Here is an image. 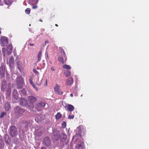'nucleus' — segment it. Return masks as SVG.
Listing matches in <instances>:
<instances>
[{"mask_svg":"<svg viewBox=\"0 0 149 149\" xmlns=\"http://www.w3.org/2000/svg\"><path fill=\"white\" fill-rule=\"evenodd\" d=\"M74 118V115H69L68 116V118L69 119H73Z\"/></svg>","mask_w":149,"mask_h":149,"instance_id":"nucleus-37","label":"nucleus"},{"mask_svg":"<svg viewBox=\"0 0 149 149\" xmlns=\"http://www.w3.org/2000/svg\"><path fill=\"white\" fill-rule=\"evenodd\" d=\"M39 21H40V22H42V21L41 20V19H39Z\"/></svg>","mask_w":149,"mask_h":149,"instance_id":"nucleus-47","label":"nucleus"},{"mask_svg":"<svg viewBox=\"0 0 149 149\" xmlns=\"http://www.w3.org/2000/svg\"><path fill=\"white\" fill-rule=\"evenodd\" d=\"M31 10L30 8H27V9L25 10V13L26 14H29L30 13Z\"/></svg>","mask_w":149,"mask_h":149,"instance_id":"nucleus-33","label":"nucleus"},{"mask_svg":"<svg viewBox=\"0 0 149 149\" xmlns=\"http://www.w3.org/2000/svg\"><path fill=\"white\" fill-rule=\"evenodd\" d=\"M33 72L36 74H38V72L35 69H34L33 70Z\"/></svg>","mask_w":149,"mask_h":149,"instance_id":"nucleus-38","label":"nucleus"},{"mask_svg":"<svg viewBox=\"0 0 149 149\" xmlns=\"http://www.w3.org/2000/svg\"><path fill=\"white\" fill-rule=\"evenodd\" d=\"M66 125V123L65 122H63L62 124V126L63 128H65Z\"/></svg>","mask_w":149,"mask_h":149,"instance_id":"nucleus-36","label":"nucleus"},{"mask_svg":"<svg viewBox=\"0 0 149 149\" xmlns=\"http://www.w3.org/2000/svg\"><path fill=\"white\" fill-rule=\"evenodd\" d=\"M46 104L45 102H40L35 104V109L38 111H41L42 108L45 107Z\"/></svg>","mask_w":149,"mask_h":149,"instance_id":"nucleus-6","label":"nucleus"},{"mask_svg":"<svg viewBox=\"0 0 149 149\" xmlns=\"http://www.w3.org/2000/svg\"><path fill=\"white\" fill-rule=\"evenodd\" d=\"M60 49H61L60 53L61 55V56L58 57V60L60 63L62 64H63L65 63V61H66L67 58L64 50L62 48L60 47Z\"/></svg>","mask_w":149,"mask_h":149,"instance_id":"nucleus-1","label":"nucleus"},{"mask_svg":"<svg viewBox=\"0 0 149 149\" xmlns=\"http://www.w3.org/2000/svg\"><path fill=\"white\" fill-rule=\"evenodd\" d=\"M9 66L10 67L12 66L14 64V57L13 56H11L9 59Z\"/></svg>","mask_w":149,"mask_h":149,"instance_id":"nucleus-20","label":"nucleus"},{"mask_svg":"<svg viewBox=\"0 0 149 149\" xmlns=\"http://www.w3.org/2000/svg\"><path fill=\"white\" fill-rule=\"evenodd\" d=\"M6 78L7 79L9 80L10 78V75L7 71H6Z\"/></svg>","mask_w":149,"mask_h":149,"instance_id":"nucleus-34","label":"nucleus"},{"mask_svg":"<svg viewBox=\"0 0 149 149\" xmlns=\"http://www.w3.org/2000/svg\"><path fill=\"white\" fill-rule=\"evenodd\" d=\"M63 68H66L68 69V70H70L71 69V67L69 65L65 64L63 66Z\"/></svg>","mask_w":149,"mask_h":149,"instance_id":"nucleus-30","label":"nucleus"},{"mask_svg":"<svg viewBox=\"0 0 149 149\" xmlns=\"http://www.w3.org/2000/svg\"><path fill=\"white\" fill-rule=\"evenodd\" d=\"M65 74L66 77H68L71 75V73L70 71L67 70L65 72V74Z\"/></svg>","mask_w":149,"mask_h":149,"instance_id":"nucleus-31","label":"nucleus"},{"mask_svg":"<svg viewBox=\"0 0 149 149\" xmlns=\"http://www.w3.org/2000/svg\"><path fill=\"white\" fill-rule=\"evenodd\" d=\"M0 5H2V3L1 2V0H0Z\"/></svg>","mask_w":149,"mask_h":149,"instance_id":"nucleus-45","label":"nucleus"},{"mask_svg":"<svg viewBox=\"0 0 149 149\" xmlns=\"http://www.w3.org/2000/svg\"><path fill=\"white\" fill-rule=\"evenodd\" d=\"M37 100V99L36 97L32 96H29L28 97V101L30 104L28 105V108L29 109L33 108L34 107V104Z\"/></svg>","mask_w":149,"mask_h":149,"instance_id":"nucleus-3","label":"nucleus"},{"mask_svg":"<svg viewBox=\"0 0 149 149\" xmlns=\"http://www.w3.org/2000/svg\"><path fill=\"white\" fill-rule=\"evenodd\" d=\"M29 81L32 86L35 89L36 91H38V88H37V86L35 85V84H34V82H33L32 81V78L31 77H30L29 78Z\"/></svg>","mask_w":149,"mask_h":149,"instance_id":"nucleus-19","label":"nucleus"},{"mask_svg":"<svg viewBox=\"0 0 149 149\" xmlns=\"http://www.w3.org/2000/svg\"><path fill=\"white\" fill-rule=\"evenodd\" d=\"M11 88L10 86H8L7 89V91L6 92V95L8 96H9L10 95L11 92Z\"/></svg>","mask_w":149,"mask_h":149,"instance_id":"nucleus-23","label":"nucleus"},{"mask_svg":"<svg viewBox=\"0 0 149 149\" xmlns=\"http://www.w3.org/2000/svg\"><path fill=\"white\" fill-rule=\"evenodd\" d=\"M8 43V39L5 36L1 37L0 39V43L2 46H6Z\"/></svg>","mask_w":149,"mask_h":149,"instance_id":"nucleus-7","label":"nucleus"},{"mask_svg":"<svg viewBox=\"0 0 149 149\" xmlns=\"http://www.w3.org/2000/svg\"><path fill=\"white\" fill-rule=\"evenodd\" d=\"M12 45H9L7 47L6 52L9 55L12 53Z\"/></svg>","mask_w":149,"mask_h":149,"instance_id":"nucleus-17","label":"nucleus"},{"mask_svg":"<svg viewBox=\"0 0 149 149\" xmlns=\"http://www.w3.org/2000/svg\"><path fill=\"white\" fill-rule=\"evenodd\" d=\"M54 89L55 92L58 95H62L63 93V92L62 91L60 86L58 85V84L56 85Z\"/></svg>","mask_w":149,"mask_h":149,"instance_id":"nucleus-10","label":"nucleus"},{"mask_svg":"<svg viewBox=\"0 0 149 149\" xmlns=\"http://www.w3.org/2000/svg\"><path fill=\"white\" fill-rule=\"evenodd\" d=\"M42 80H40L38 79L36 81V83L37 85L40 86L42 84Z\"/></svg>","mask_w":149,"mask_h":149,"instance_id":"nucleus-27","label":"nucleus"},{"mask_svg":"<svg viewBox=\"0 0 149 149\" xmlns=\"http://www.w3.org/2000/svg\"><path fill=\"white\" fill-rule=\"evenodd\" d=\"M16 63L17 65V68L19 70L21 71V68L22 67V63L20 61L18 60L16 61Z\"/></svg>","mask_w":149,"mask_h":149,"instance_id":"nucleus-18","label":"nucleus"},{"mask_svg":"<svg viewBox=\"0 0 149 149\" xmlns=\"http://www.w3.org/2000/svg\"><path fill=\"white\" fill-rule=\"evenodd\" d=\"M10 134L12 137H14L17 135V128L15 125H12L9 128Z\"/></svg>","mask_w":149,"mask_h":149,"instance_id":"nucleus-4","label":"nucleus"},{"mask_svg":"<svg viewBox=\"0 0 149 149\" xmlns=\"http://www.w3.org/2000/svg\"><path fill=\"white\" fill-rule=\"evenodd\" d=\"M15 113L19 116H22L25 111V110L19 106H17L14 108Z\"/></svg>","mask_w":149,"mask_h":149,"instance_id":"nucleus-5","label":"nucleus"},{"mask_svg":"<svg viewBox=\"0 0 149 149\" xmlns=\"http://www.w3.org/2000/svg\"><path fill=\"white\" fill-rule=\"evenodd\" d=\"M7 86V83L6 81L4 80L2 81V85L1 88L2 91L3 92L6 91Z\"/></svg>","mask_w":149,"mask_h":149,"instance_id":"nucleus-14","label":"nucleus"},{"mask_svg":"<svg viewBox=\"0 0 149 149\" xmlns=\"http://www.w3.org/2000/svg\"><path fill=\"white\" fill-rule=\"evenodd\" d=\"M5 67L4 65H1L0 67V74L2 78L5 76Z\"/></svg>","mask_w":149,"mask_h":149,"instance_id":"nucleus-11","label":"nucleus"},{"mask_svg":"<svg viewBox=\"0 0 149 149\" xmlns=\"http://www.w3.org/2000/svg\"><path fill=\"white\" fill-rule=\"evenodd\" d=\"M1 31H0V34H1Z\"/></svg>","mask_w":149,"mask_h":149,"instance_id":"nucleus-49","label":"nucleus"},{"mask_svg":"<svg viewBox=\"0 0 149 149\" xmlns=\"http://www.w3.org/2000/svg\"><path fill=\"white\" fill-rule=\"evenodd\" d=\"M49 41H47V40L45 42V45H46V44L47 43H49Z\"/></svg>","mask_w":149,"mask_h":149,"instance_id":"nucleus-42","label":"nucleus"},{"mask_svg":"<svg viewBox=\"0 0 149 149\" xmlns=\"http://www.w3.org/2000/svg\"><path fill=\"white\" fill-rule=\"evenodd\" d=\"M29 45L31 46H34V44L33 43H29Z\"/></svg>","mask_w":149,"mask_h":149,"instance_id":"nucleus-41","label":"nucleus"},{"mask_svg":"<svg viewBox=\"0 0 149 149\" xmlns=\"http://www.w3.org/2000/svg\"><path fill=\"white\" fill-rule=\"evenodd\" d=\"M5 4L10 5L12 3V0H4Z\"/></svg>","mask_w":149,"mask_h":149,"instance_id":"nucleus-28","label":"nucleus"},{"mask_svg":"<svg viewBox=\"0 0 149 149\" xmlns=\"http://www.w3.org/2000/svg\"><path fill=\"white\" fill-rule=\"evenodd\" d=\"M13 97L15 100H17L19 99V94L17 93V90L15 89L13 92Z\"/></svg>","mask_w":149,"mask_h":149,"instance_id":"nucleus-13","label":"nucleus"},{"mask_svg":"<svg viewBox=\"0 0 149 149\" xmlns=\"http://www.w3.org/2000/svg\"><path fill=\"white\" fill-rule=\"evenodd\" d=\"M67 109L68 110L72 111L74 110V107L72 105L68 104L67 105Z\"/></svg>","mask_w":149,"mask_h":149,"instance_id":"nucleus-21","label":"nucleus"},{"mask_svg":"<svg viewBox=\"0 0 149 149\" xmlns=\"http://www.w3.org/2000/svg\"><path fill=\"white\" fill-rule=\"evenodd\" d=\"M73 79L72 77H70L67 79L66 84L68 86H71L73 83Z\"/></svg>","mask_w":149,"mask_h":149,"instance_id":"nucleus-15","label":"nucleus"},{"mask_svg":"<svg viewBox=\"0 0 149 149\" xmlns=\"http://www.w3.org/2000/svg\"><path fill=\"white\" fill-rule=\"evenodd\" d=\"M51 70L52 71H55V69L54 67H52L51 68Z\"/></svg>","mask_w":149,"mask_h":149,"instance_id":"nucleus-39","label":"nucleus"},{"mask_svg":"<svg viewBox=\"0 0 149 149\" xmlns=\"http://www.w3.org/2000/svg\"><path fill=\"white\" fill-rule=\"evenodd\" d=\"M76 148L77 149H83V147L81 144H77L76 146Z\"/></svg>","mask_w":149,"mask_h":149,"instance_id":"nucleus-32","label":"nucleus"},{"mask_svg":"<svg viewBox=\"0 0 149 149\" xmlns=\"http://www.w3.org/2000/svg\"><path fill=\"white\" fill-rule=\"evenodd\" d=\"M42 57V51H40L38 54V60L37 61V63L40 61L41 58Z\"/></svg>","mask_w":149,"mask_h":149,"instance_id":"nucleus-25","label":"nucleus"},{"mask_svg":"<svg viewBox=\"0 0 149 149\" xmlns=\"http://www.w3.org/2000/svg\"><path fill=\"white\" fill-rule=\"evenodd\" d=\"M55 26H58V24H55Z\"/></svg>","mask_w":149,"mask_h":149,"instance_id":"nucleus-48","label":"nucleus"},{"mask_svg":"<svg viewBox=\"0 0 149 149\" xmlns=\"http://www.w3.org/2000/svg\"><path fill=\"white\" fill-rule=\"evenodd\" d=\"M41 149H47L45 147H41Z\"/></svg>","mask_w":149,"mask_h":149,"instance_id":"nucleus-43","label":"nucleus"},{"mask_svg":"<svg viewBox=\"0 0 149 149\" xmlns=\"http://www.w3.org/2000/svg\"><path fill=\"white\" fill-rule=\"evenodd\" d=\"M60 137V134L59 133H56L55 134L53 137V139L54 140L57 141L58 140Z\"/></svg>","mask_w":149,"mask_h":149,"instance_id":"nucleus-22","label":"nucleus"},{"mask_svg":"<svg viewBox=\"0 0 149 149\" xmlns=\"http://www.w3.org/2000/svg\"><path fill=\"white\" fill-rule=\"evenodd\" d=\"M61 117V114L60 113H58L55 115V118L56 120H58Z\"/></svg>","mask_w":149,"mask_h":149,"instance_id":"nucleus-26","label":"nucleus"},{"mask_svg":"<svg viewBox=\"0 0 149 149\" xmlns=\"http://www.w3.org/2000/svg\"><path fill=\"white\" fill-rule=\"evenodd\" d=\"M6 113L5 112H3V113H2L0 115V118H3L4 116L6 115Z\"/></svg>","mask_w":149,"mask_h":149,"instance_id":"nucleus-35","label":"nucleus"},{"mask_svg":"<svg viewBox=\"0 0 149 149\" xmlns=\"http://www.w3.org/2000/svg\"><path fill=\"white\" fill-rule=\"evenodd\" d=\"M16 81L17 88L18 89H22L25 84L23 77L21 76H18L16 78Z\"/></svg>","mask_w":149,"mask_h":149,"instance_id":"nucleus-2","label":"nucleus"},{"mask_svg":"<svg viewBox=\"0 0 149 149\" xmlns=\"http://www.w3.org/2000/svg\"><path fill=\"white\" fill-rule=\"evenodd\" d=\"M42 143L47 147L52 145V142L48 136L46 137L43 140Z\"/></svg>","mask_w":149,"mask_h":149,"instance_id":"nucleus-8","label":"nucleus"},{"mask_svg":"<svg viewBox=\"0 0 149 149\" xmlns=\"http://www.w3.org/2000/svg\"><path fill=\"white\" fill-rule=\"evenodd\" d=\"M70 96H71V97H73V94H72V93H71V94H70Z\"/></svg>","mask_w":149,"mask_h":149,"instance_id":"nucleus-44","label":"nucleus"},{"mask_svg":"<svg viewBox=\"0 0 149 149\" xmlns=\"http://www.w3.org/2000/svg\"><path fill=\"white\" fill-rule=\"evenodd\" d=\"M3 107L6 111H9L11 109V104L10 103L8 102V101L6 102V103L4 104Z\"/></svg>","mask_w":149,"mask_h":149,"instance_id":"nucleus-12","label":"nucleus"},{"mask_svg":"<svg viewBox=\"0 0 149 149\" xmlns=\"http://www.w3.org/2000/svg\"><path fill=\"white\" fill-rule=\"evenodd\" d=\"M78 128L79 129L80 133H83L85 134L86 132V129L82 125H80L78 126Z\"/></svg>","mask_w":149,"mask_h":149,"instance_id":"nucleus-16","label":"nucleus"},{"mask_svg":"<svg viewBox=\"0 0 149 149\" xmlns=\"http://www.w3.org/2000/svg\"><path fill=\"white\" fill-rule=\"evenodd\" d=\"M67 139V136L65 134H63L61 136V141L64 142Z\"/></svg>","mask_w":149,"mask_h":149,"instance_id":"nucleus-24","label":"nucleus"},{"mask_svg":"<svg viewBox=\"0 0 149 149\" xmlns=\"http://www.w3.org/2000/svg\"><path fill=\"white\" fill-rule=\"evenodd\" d=\"M19 104L21 106H28V101L24 98H21L19 99Z\"/></svg>","mask_w":149,"mask_h":149,"instance_id":"nucleus-9","label":"nucleus"},{"mask_svg":"<svg viewBox=\"0 0 149 149\" xmlns=\"http://www.w3.org/2000/svg\"><path fill=\"white\" fill-rule=\"evenodd\" d=\"M38 8V6L36 5H35V6H33L32 7V8L33 9H36Z\"/></svg>","mask_w":149,"mask_h":149,"instance_id":"nucleus-40","label":"nucleus"},{"mask_svg":"<svg viewBox=\"0 0 149 149\" xmlns=\"http://www.w3.org/2000/svg\"><path fill=\"white\" fill-rule=\"evenodd\" d=\"M41 133H40V134H38V135H37V136H41Z\"/></svg>","mask_w":149,"mask_h":149,"instance_id":"nucleus-46","label":"nucleus"},{"mask_svg":"<svg viewBox=\"0 0 149 149\" xmlns=\"http://www.w3.org/2000/svg\"><path fill=\"white\" fill-rule=\"evenodd\" d=\"M0 99H1V96L0 95Z\"/></svg>","mask_w":149,"mask_h":149,"instance_id":"nucleus-50","label":"nucleus"},{"mask_svg":"<svg viewBox=\"0 0 149 149\" xmlns=\"http://www.w3.org/2000/svg\"><path fill=\"white\" fill-rule=\"evenodd\" d=\"M21 93L24 95H27L26 91L25 89H23L21 91Z\"/></svg>","mask_w":149,"mask_h":149,"instance_id":"nucleus-29","label":"nucleus"}]
</instances>
